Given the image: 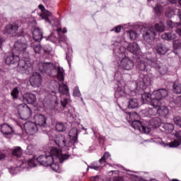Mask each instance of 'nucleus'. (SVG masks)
<instances>
[{"label": "nucleus", "mask_w": 181, "mask_h": 181, "mask_svg": "<svg viewBox=\"0 0 181 181\" xmlns=\"http://www.w3.org/2000/svg\"><path fill=\"white\" fill-rule=\"evenodd\" d=\"M69 158V154H62V149L57 148V147H52L48 154L41 155L37 158H33L28 160V166L35 168L37 165V163H40V165L47 168L50 166L54 172H57L59 165L54 164V162L57 163L59 161L60 163H62V162L67 160Z\"/></svg>", "instance_id": "obj_1"}, {"label": "nucleus", "mask_w": 181, "mask_h": 181, "mask_svg": "<svg viewBox=\"0 0 181 181\" xmlns=\"http://www.w3.org/2000/svg\"><path fill=\"white\" fill-rule=\"evenodd\" d=\"M6 64H18L17 70L21 74H30L33 72V65L29 62V53L23 51L15 54L12 52L6 58Z\"/></svg>", "instance_id": "obj_2"}, {"label": "nucleus", "mask_w": 181, "mask_h": 181, "mask_svg": "<svg viewBox=\"0 0 181 181\" xmlns=\"http://www.w3.org/2000/svg\"><path fill=\"white\" fill-rule=\"evenodd\" d=\"M168 94L166 89L163 88L153 92V99L150 102V105L153 107L146 109L144 112L146 117H155V115H158V107L162 105L160 100L168 97Z\"/></svg>", "instance_id": "obj_3"}, {"label": "nucleus", "mask_w": 181, "mask_h": 181, "mask_svg": "<svg viewBox=\"0 0 181 181\" xmlns=\"http://www.w3.org/2000/svg\"><path fill=\"white\" fill-rule=\"evenodd\" d=\"M138 63V69L141 71H148L150 67L155 69L160 74H165L166 71H168V68L163 66L160 61L156 59H144L141 60V59H137Z\"/></svg>", "instance_id": "obj_4"}, {"label": "nucleus", "mask_w": 181, "mask_h": 181, "mask_svg": "<svg viewBox=\"0 0 181 181\" xmlns=\"http://www.w3.org/2000/svg\"><path fill=\"white\" fill-rule=\"evenodd\" d=\"M40 73H45L48 76H52V71H56V66L51 62H40L37 64Z\"/></svg>", "instance_id": "obj_5"}, {"label": "nucleus", "mask_w": 181, "mask_h": 181, "mask_svg": "<svg viewBox=\"0 0 181 181\" xmlns=\"http://www.w3.org/2000/svg\"><path fill=\"white\" fill-rule=\"evenodd\" d=\"M18 115L21 119H28L32 115V110L28 107V105H20L18 107Z\"/></svg>", "instance_id": "obj_6"}, {"label": "nucleus", "mask_w": 181, "mask_h": 181, "mask_svg": "<svg viewBox=\"0 0 181 181\" xmlns=\"http://www.w3.org/2000/svg\"><path fill=\"white\" fill-rule=\"evenodd\" d=\"M117 60L119 66H120L122 69H124V70H132L134 69V66H135L134 61L127 57L122 59L120 61H118V59Z\"/></svg>", "instance_id": "obj_7"}, {"label": "nucleus", "mask_w": 181, "mask_h": 181, "mask_svg": "<svg viewBox=\"0 0 181 181\" xmlns=\"http://www.w3.org/2000/svg\"><path fill=\"white\" fill-rule=\"evenodd\" d=\"M132 128L137 129V131H139L140 132H142L144 134H149V132H151V129L146 127L144 124V123H142L139 120H134L132 122Z\"/></svg>", "instance_id": "obj_8"}, {"label": "nucleus", "mask_w": 181, "mask_h": 181, "mask_svg": "<svg viewBox=\"0 0 181 181\" xmlns=\"http://www.w3.org/2000/svg\"><path fill=\"white\" fill-rule=\"evenodd\" d=\"M30 83L32 87H40L42 86V76L37 72H33L30 78Z\"/></svg>", "instance_id": "obj_9"}, {"label": "nucleus", "mask_w": 181, "mask_h": 181, "mask_svg": "<svg viewBox=\"0 0 181 181\" xmlns=\"http://www.w3.org/2000/svg\"><path fill=\"white\" fill-rule=\"evenodd\" d=\"M24 129L28 135H35L38 128L35 122H27L24 124Z\"/></svg>", "instance_id": "obj_10"}, {"label": "nucleus", "mask_w": 181, "mask_h": 181, "mask_svg": "<svg viewBox=\"0 0 181 181\" xmlns=\"http://www.w3.org/2000/svg\"><path fill=\"white\" fill-rule=\"evenodd\" d=\"M136 86V88H139L142 91H144V90H146L148 86H151V77H149L148 75H145L142 79V81L138 82Z\"/></svg>", "instance_id": "obj_11"}, {"label": "nucleus", "mask_w": 181, "mask_h": 181, "mask_svg": "<svg viewBox=\"0 0 181 181\" xmlns=\"http://www.w3.org/2000/svg\"><path fill=\"white\" fill-rule=\"evenodd\" d=\"M69 136L70 139V143L74 144H78V129L77 128L74 127L72 128L69 133Z\"/></svg>", "instance_id": "obj_12"}, {"label": "nucleus", "mask_w": 181, "mask_h": 181, "mask_svg": "<svg viewBox=\"0 0 181 181\" xmlns=\"http://www.w3.org/2000/svg\"><path fill=\"white\" fill-rule=\"evenodd\" d=\"M157 33L155 31V28H150L146 29L143 34V37L144 40H151L152 39H155L156 37Z\"/></svg>", "instance_id": "obj_13"}, {"label": "nucleus", "mask_w": 181, "mask_h": 181, "mask_svg": "<svg viewBox=\"0 0 181 181\" xmlns=\"http://www.w3.org/2000/svg\"><path fill=\"white\" fill-rule=\"evenodd\" d=\"M175 139L169 143L170 148H177L181 145V130L177 131L175 134Z\"/></svg>", "instance_id": "obj_14"}, {"label": "nucleus", "mask_w": 181, "mask_h": 181, "mask_svg": "<svg viewBox=\"0 0 181 181\" xmlns=\"http://www.w3.org/2000/svg\"><path fill=\"white\" fill-rule=\"evenodd\" d=\"M38 8L42 12V13L40 14L41 18H42V19H45L46 22H48V23H50V19H49V17L50 16V15H52V13L46 10V8H45V6H43L42 4H40L38 6Z\"/></svg>", "instance_id": "obj_15"}, {"label": "nucleus", "mask_w": 181, "mask_h": 181, "mask_svg": "<svg viewBox=\"0 0 181 181\" xmlns=\"http://www.w3.org/2000/svg\"><path fill=\"white\" fill-rule=\"evenodd\" d=\"M36 125L37 127H45L46 125V117L43 115H35L34 117Z\"/></svg>", "instance_id": "obj_16"}, {"label": "nucleus", "mask_w": 181, "mask_h": 181, "mask_svg": "<svg viewBox=\"0 0 181 181\" xmlns=\"http://www.w3.org/2000/svg\"><path fill=\"white\" fill-rule=\"evenodd\" d=\"M27 48H28V44H26V42H22L21 40H18L14 44L15 50H18L19 53L24 52V50H26Z\"/></svg>", "instance_id": "obj_17"}, {"label": "nucleus", "mask_w": 181, "mask_h": 181, "mask_svg": "<svg viewBox=\"0 0 181 181\" xmlns=\"http://www.w3.org/2000/svg\"><path fill=\"white\" fill-rule=\"evenodd\" d=\"M0 131L3 135H11L13 132V129L9 124L4 123L1 125Z\"/></svg>", "instance_id": "obj_18"}, {"label": "nucleus", "mask_w": 181, "mask_h": 181, "mask_svg": "<svg viewBox=\"0 0 181 181\" xmlns=\"http://www.w3.org/2000/svg\"><path fill=\"white\" fill-rule=\"evenodd\" d=\"M18 29H19L18 24H8L5 27V32L8 35H13V33H16V32H18Z\"/></svg>", "instance_id": "obj_19"}, {"label": "nucleus", "mask_w": 181, "mask_h": 181, "mask_svg": "<svg viewBox=\"0 0 181 181\" xmlns=\"http://www.w3.org/2000/svg\"><path fill=\"white\" fill-rule=\"evenodd\" d=\"M33 36L35 42H40L43 39V33H42L40 28H36L33 32Z\"/></svg>", "instance_id": "obj_20"}, {"label": "nucleus", "mask_w": 181, "mask_h": 181, "mask_svg": "<svg viewBox=\"0 0 181 181\" xmlns=\"http://www.w3.org/2000/svg\"><path fill=\"white\" fill-rule=\"evenodd\" d=\"M55 144L59 146V148H64L65 146H70L67 144L66 138L64 136H58L55 140Z\"/></svg>", "instance_id": "obj_21"}, {"label": "nucleus", "mask_w": 181, "mask_h": 181, "mask_svg": "<svg viewBox=\"0 0 181 181\" xmlns=\"http://www.w3.org/2000/svg\"><path fill=\"white\" fill-rule=\"evenodd\" d=\"M156 52L158 54H166L168 53V47L163 44H157L155 47Z\"/></svg>", "instance_id": "obj_22"}, {"label": "nucleus", "mask_w": 181, "mask_h": 181, "mask_svg": "<svg viewBox=\"0 0 181 181\" xmlns=\"http://www.w3.org/2000/svg\"><path fill=\"white\" fill-rule=\"evenodd\" d=\"M24 103H28V104H35L36 103V95L33 93H28L23 97Z\"/></svg>", "instance_id": "obj_23"}, {"label": "nucleus", "mask_w": 181, "mask_h": 181, "mask_svg": "<svg viewBox=\"0 0 181 181\" xmlns=\"http://www.w3.org/2000/svg\"><path fill=\"white\" fill-rule=\"evenodd\" d=\"M152 100H153V93L151 94L149 93H144L141 94V101L143 104L151 103Z\"/></svg>", "instance_id": "obj_24"}, {"label": "nucleus", "mask_w": 181, "mask_h": 181, "mask_svg": "<svg viewBox=\"0 0 181 181\" xmlns=\"http://www.w3.org/2000/svg\"><path fill=\"white\" fill-rule=\"evenodd\" d=\"M140 49L141 48L136 42H132L129 44L127 47V50H129V52H130L131 53H134V54H135V53H136L137 52H139Z\"/></svg>", "instance_id": "obj_25"}, {"label": "nucleus", "mask_w": 181, "mask_h": 181, "mask_svg": "<svg viewBox=\"0 0 181 181\" xmlns=\"http://www.w3.org/2000/svg\"><path fill=\"white\" fill-rule=\"evenodd\" d=\"M157 114L160 115V117H166L168 114H169V109L166 106H160L157 107Z\"/></svg>", "instance_id": "obj_26"}, {"label": "nucleus", "mask_w": 181, "mask_h": 181, "mask_svg": "<svg viewBox=\"0 0 181 181\" xmlns=\"http://www.w3.org/2000/svg\"><path fill=\"white\" fill-rule=\"evenodd\" d=\"M12 151V156H16V158H21L22 154L23 153V151L21 146H16L11 149Z\"/></svg>", "instance_id": "obj_27"}, {"label": "nucleus", "mask_w": 181, "mask_h": 181, "mask_svg": "<svg viewBox=\"0 0 181 181\" xmlns=\"http://www.w3.org/2000/svg\"><path fill=\"white\" fill-rule=\"evenodd\" d=\"M160 124H162V120L158 117H153L150 120V125L153 126V128L160 127Z\"/></svg>", "instance_id": "obj_28"}, {"label": "nucleus", "mask_w": 181, "mask_h": 181, "mask_svg": "<svg viewBox=\"0 0 181 181\" xmlns=\"http://www.w3.org/2000/svg\"><path fill=\"white\" fill-rule=\"evenodd\" d=\"M164 40H175L176 39V34L175 33H165L161 35Z\"/></svg>", "instance_id": "obj_29"}, {"label": "nucleus", "mask_w": 181, "mask_h": 181, "mask_svg": "<svg viewBox=\"0 0 181 181\" xmlns=\"http://www.w3.org/2000/svg\"><path fill=\"white\" fill-rule=\"evenodd\" d=\"M176 32L177 35L181 37V23L180 25H178L177 29L176 30ZM173 46L175 49H179V47H181V42H179L178 40H175L173 42Z\"/></svg>", "instance_id": "obj_30"}, {"label": "nucleus", "mask_w": 181, "mask_h": 181, "mask_svg": "<svg viewBox=\"0 0 181 181\" xmlns=\"http://www.w3.org/2000/svg\"><path fill=\"white\" fill-rule=\"evenodd\" d=\"M57 78L59 81H64V69L60 66L57 67Z\"/></svg>", "instance_id": "obj_31"}, {"label": "nucleus", "mask_w": 181, "mask_h": 181, "mask_svg": "<svg viewBox=\"0 0 181 181\" xmlns=\"http://www.w3.org/2000/svg\"><path fill=\"white\" fill-rule=\"evenodd\" d=\"M69 87L64 83H62L59 86V92L64 95H69Z\"/></svg>", "instance_id": "obj_32"}, {"label": "nucleus", "mask_w": 181, "mask_h": 181, "mask_svg": "<svg viewBox=\"0 0 181 181\" xmlns=\"http://www.w3.org/2000/svg\"><path fill=\"white\" fill-rule=\"evenodd\" d=\"M139 105V103L138 102L137 98H132L129 100V105H128L129 108H132V109L138 108Z\"/></svg>", "instance_id": "obj_33"}, {"label": "nucleus", "mask_w": 181, "mask_h": 181, "mask_svg": "<svg viewBox=\"0 0 181 181\" xmlns=\"http://www.w3.org/2000/svg\"><path fill=\"white\" fill-rule=\"evenodd\" d=\"M55 128L58 132H64L67 129V127L62 122H57Z\"/></svg>", "instance_id": "obj_34"}, {"label": "nucleus", "mask_w": 181, "mask_h": 181, "mask_svg": "<svg viewBox=\"0 0 181 181\" xmlns=\"http://www.w3.org/2000/svg\"><path fill=\"white\" fill-rule=\"evenodd\" d=\"M125 91L122 87L118 86L115 93V96L116 98H119V97H124Z\"/></svg>", "instance_id": "obj_35"}, {"label": "nucleus", "mask_w": 181, "mask_h": 181, "mask_svg": "<svg viewBox=\"0 0 181 181\" xmlns=\"http://www.w3.org/2000/svg\"><path fill=\"white\" fill-rule=\"evenodd\" d=\"M127 36H129L132 40H136L138 33L135 30H131L127 32Z\"/></svg>", "instance_id": "obj_36"}, {"label": "nucleus", "mask_w": 181, "mask_h": 181, "mask_svg": "<svg viewBox=\"0 0 181 181\" xmlns=\"http://www.w3.org/2000/svg\"><path fill=\"white\" fill-rule=\"evenodd\" d=\"M102 164L98 165V163H92L90 165L88 166V169H93L94 170H101V168H103Z\"/></svg>", "instance_id": "obj_37"}, {"label": "nucleus", "mask_w": 181, "mask_h": 181, "mask_svg": "<svg viewBox=\"0 0 181 181\" xmlns=\"http://www.w3.org/2000/svg\"><path fill=\"white\" fill-rule=\"evenodd\" d=\"M110 156H111L110 153L108 152L105 153L104 155L102 156V158L99 160L100 165H103V163H105L107 162V159H108Z\"/></svg>", "instance_id": "obj_38"}, {"label": "nucleus", "mask_w": 181, "mask_h": 181, "mask_svg": "<svg viewBox=\"0 0 181 181\" xmlns=\"http://www.w3.org/2000/svg\"><path fill=\"white\" fill-rule=\"evenodd\" d=\"M154 28L156 32H163L165 30V25L163 23H158L156 24Z\"/></svg>", "instance_id": "obj_39"}, {"label": "nucleus", "mask_w": 181, "mask_h": 181, "mask_svg": "<svg viewBox=\"0 0 181 181\" xmlns=\"http://www.w3.org/2000/svg\"><path fill=\"white\" fill-rule=\"evenodd\" d=\"M173 87L175 93L177 94H181V83L175 82Z\"/></svg>", "instance_id": "obj_40"}, {"label": "nucleus", "mask_w": 181, "mask_h": 181, "mask_svg": "<svg viewBox=\"0 0 181 181\" xmlns=\"http://www.w3.org/2000/svg\"><path fill=\"white\" fill-rule=\"evenodd\" d=\"M11 97H13V100H16L19 95V90L18 89V87L14 88L11 93Z\"/></svg>", "instance_id": "obj_41"}, {"label": "nucleus", "mask_w": 181, "mask_h": 181, "mask_svg": "<svg viewBox=\"0 0 181 181\" xmlns=\"http://www.w3.org/2000/svg\"><path fill=\"white\" fill-rule=\"evenodd\" d=\"M33 47L35 53H36L37 54H39V53L42 52V46L40 45H33Z\"/></svg>", "instance_id": "obj_42"}, {"label": "nucleus", "mask_w": 181, "mask_h": 181, "mask_svg": "<svg viewBox=\"0 0 181 181\" xmlns=\"http://www.w3.org/2000/svg\"><path fill=\"white\" fill-rule=\"evenodd\" d=\"M173 121L178 128H181V117L177 116L174 117Z\"/></svg>", "instance_id": "obj_43"}, {"label": "nucleus", "mask_w": 181, "mask_h": 181, "mask_svg": "<svg viewBox=\"0 0 181 181\" xmlns=\"http://www.w3.org/2000/svg\"><path fill=\"white\" fill-rule=\"evenodd\" d=\"M162 6L160 4H156V7L154 8V12L156 15H160L162 12Z\"/></svg>", "instance_id": "obj_44"}, {"label": "nucleus", "mask_w": 181, "mask_h": 181, "mask_svg": "<svg viewBox=\"0 0 181 181\" xmlns=\"http://www.w3.org/2000/svg\"><path fill=\"white\" fill-rule=\"evenodd\" d=\"M167 25L169 28H179V26L180 25V24L177 23H173L172 21H168L167 22Z\"/></svg>", "instance_id": "obj_45"}, {"label": "nucleus", "mask_w": 181, "mask_h": 181, "mask_svg": "<svg viewBox=\"0 0 181 181\" xmlns=\"http://www.w3.org/2000/svg\"><path fill=\"white\" fill-rule=\"evenodd\" d=\"M52 50L53 49H52V47H45L43 48L44 54H50Z\"/></svg>", "instance_id": "obj_46"}, {"label": "nucleus", "mask_w": 181, "mask_h": 181, "mask_svg": "<svg viewBox=\"0 0 181 181\" xmlns=\"http://www.w3.org/2000/svg\"><path fill=\"white\" fill-rule=\"evenodd\" d=\"M68 103H70V99L64 98L63 100L61 101V105L64 109L66 108Z\"/></svg>", "instance_id": "obj_47"}, {"label": "nucleus", "mask_w": 181, "mask_h": 181, "mask_svg": "<svg viewBox=\"0 0 181 181\" xmlns=\"http://www.w3.org/2000/svg\"><path fill=\"white\" fill-rule=\"evenodd\" d=\"M173 15V10L172 8H168L165 12V16L167 18H172Z\"/></svg>", "instance_id": "obj_48"}, {"label": "nucleus", "mask_w": 181, "mask_h": 181, "mask_svg": "<svg viewBox=\"0 0 181 181\" xmlns=\"http://www.w3.org/2000/svg\"><path fill=\"white\" fill-rule=\"evenodd\" d=\"M73 94L74 97H80L81 93L78 86L74 88Z\"/></svg>", "instance_id": "obj_49"}, {"label": "nucleus", "mask_w": 181, "mask_h": 181, "mask_svg": "<svg viewBox=\"0 0 181 181\" xmlns=\"http://www.w3.org/2000/svg\"><path fill=\"white\" fill-rule=\"evenodd\" d=\"M124 27H122V25H117L116 27L114 28V29L111 30L112 31H114L116 33H119V32H121V29H123Z\"/></svg>", "instance_id": "obj_50"}, {"label": "nucleus", "mask_w": 181, "mask_h": 181, "mask_svg": "<svg viewBox=\"0 0 181 181\" xmlns=\"http://www.w3.org/2000/svg\"><path fill=\"white\" fill-rule=\"evenodd\" d=\"M174 103L181 107V95L177 97V98L174 100Z\"/></svg>", "instance_id": "obj_51"}, {"label": "nucleus", "mask_w": 181, "mask_h": 181, "mask_svg": "<svg viewBox=\"0 0 181 181\" xmlns=\"http://www.w3.org/2000/svg\"><path fill=\"white\" fill-rule=\"evenodd\" d=\"M100 180V176L96 175L90 177V181H98Z\"/></svg>", "instance_id": "obj_52"}, {"label": "nucleus", "mask_w": 181, "mask_h": 181, "mask_svg": "<svg viewBox=\"0 0 181 181\" xmlns=\"http://www.w3.org/2000/svg\"><path fill=\"white\" fill-rule=\"evenodd\" d=\"M6 158V154L2 153V151H0V160H4Z\"/></svg>", "instance_id": "obj_53"}, {"label": "nucleus", "mask_w": 181, "mask_h": 181, "mask_svg": "<svg viewBox=\"0 0 181 181\" xmlns=\"http://www.w3.org/2000/svg\"><path fill=\"white\" fill-rule=\"evenodd\" d=\"M25 33H23V30H21L20 33H17L16 36L18 37H21V36H24Z\"/></svg>", "instance_id": "obj_54"}, {"label": "nucleus", "mask_w": 181, "mask_h": 181, "mask_svg": "<svg viewBox=\"0 0 181 181\" xmlns=\"http://www.w3.org/2000/svg\"><path fill=\"white\" fill-rule=\"evenodd\" d=\"M113 181H124V179L121 177H117L113 180Z\"/></svg>", "instance_id": "obj_55"}, {"label": "nucleus", "mask_w": 181, "mask_h": 181, "mask_svg": "<svg viewBox=\"0 0 181 181\" xmlns=\"http://www.w3.org/2000/svg\"><path fill=\"white\" fill-rule=\"evenodd\" d=\"M2 43H4V39L0 37V49L2 47Z\"/></svg>", "instance_id": "obj_56"}, {"label": "nucleus", "mask_w": 181, "mask_h": 181, "mask_svg": "<svg viewBox=\"0 0 181 181\" xmlns=\"http://www.w3.org/2000/svg\"><path fill=\"white\" fill-rule=\"evenodd\" d=\"M62 33H67V28H64L62 30Z\"/></svg>", "instance_id": "obj_57"}, {"label": "nucleus", "mask_w": 181, "mask_h": 181, "mask_svg": "<svg viewBox=\"0 0 181 181\" xmlns=\"http://www.w3.org/2000/svg\"><path fill=\"white\" fill-rule=\"evenodd\" d=\"M57 30L58 33H60V32H62L63 30L62 29V28H58Z\"/></svg>", "instance_id": "obj_58"}, {"label": "nucleus", "mask_w": 181, "mask_h": 181, "mask_svg": "<svg viewBox=\"0 0 181 181\" xmlns=\"http://www.w3.org/2000/svg\"><path fill=\"white\" fill-rule=\"evenodd\" d=\"M59 40L61 42H64V37L59 38Z\"/></svg>", "instance_id": "obj_59"}]
</instances>
